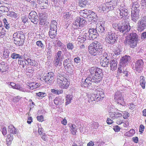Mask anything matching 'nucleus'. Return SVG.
Segmentation results:
<instances>
[{"label":"nucleus","instance_id":"obj_40","mask_svg":"<svg viewBox=\"0 0 146 146\" xmlns=\"http://www.w3.org/2000/svg\"><path fill=\"white\" fill-rule=\"evenodd\" d=\"M11 57L13 59H17L19 58L21 59H23V57L21 55L19 54H17L14 52L11 55Z\"/></svg>","mask_w":146,"mask_h":146},{"label":"nucleus","instance_id":"obj_55","mask_svg":"<svg viewBox=\"0 0 146 146\" xmlns=\"http://www.w3.org/2000/svg\"><path fill=\"white\" fill-rule=\"evenodd\" d=\"M61 61L60 60H59L57 59L54 58V65L56 66L57 67L58 66V65L59 66H60L61 65V63H60L59 62L60 61Z\"/></svg>","mask_w":146,"mask_h":146},{"label":"nucleus","instance_id":"obj_2","mask_svg":"<svg viewBox=\"0 0 146 146\" xmlns=\"http://www.w3.org/2000/svg\"><path fill=\"white\" fill-rule=\"evenodd\" d=\"M84 95H86L88 98V102L91 103L92 105L93 104V101L98 102L103 100L104 95V92L102 91L97 90L96 94H86V93L84 94Z\"/></svg>","mask_w":146,"mask_h":146},{"label":"nucleus","instance_id":"obj_53","mask_svg":"<svg viewBox=\"0 0 146 146\" xmlns=\"http://www.w3.org/2000/svg\"><path fill=\"white\" fill-rule=\"evenodd\" d=\"M4 23V25L5 28L7 29H9L10 28V25L7 22V19L4 18L3 20Z\"/></svg>","mask_w":146,"mask_h":146},{"label":"nucleus","instance_id":"obj_27","mask_svg":"<svg viewBox=\"0 0 146 146\" xmlns=\"http://www.w3.org/2000/svg\"><path fill=\"white\" fill-rule=\"evenodd\" d=\"M64 99L61 97L56 98L54 100V104L56 105H60L64 102Z\"/></svg>","mask_w":146,"mask_h":146},{"label":"nucleus","instance_id":"obj_37","mask_svg":"<svg viewBox=\"0 0 146 146\" xmlns=\"http://www.w3.org/2000/svg\"><path fill=\"white\" fill-rule=\"evenodd\" d=\"M131 10L137 11V10H138L139 11L140 10L139 8V5L138 2H133Z\"/></svg>","mask_w":146,"mask_h":146},{"label":"nucleus","instance_id":"obj_49","mask_svg":"<svg viewBox=\"0 0 146 146\" xmlns=\"http://www.w3.org/2000/svg\"><path fill=\"white\" fill-rule=\"evenodd\" d=\"M51 92L54 94L59 95L60 94L62 93L63 91L60 90H58L55 89H51Z\"/></svg>","mask_w":146,"mask_h":146},{"label":"nucleus","instance_id":"obj_19","mask_svg":"<svg viewBox=\"0 0 146 146\" xmlns=\"http://www.w3.org/2000/svg\"><path fill=\"white\" fill-rule=\"evenodd\" d=\"M6 83L8 84L9 87L10 88H12L14 89H17L20 91H22L24 92H25L26 91L25 89L21 87L20 85L18 84H16L13 82H8V83L7 82Z\"/></svg>","mask_w":146,"mask_h":146},{"label":"nucleus","instance_id":"obj_10","mask_svg":"<svg viewBox=\"0 0 146 146\" xmlns=\"http://www.w3.org/2000/svg\"><path fill=\"white\" fill-rule=\"evenodd\" d=\"M54 77V73L51 72H49L45 75L44 74L42 77L40 78V79L42 81H45L46 83L51 85L53 82Z\"/></svg>","mask_w":146,"mask_h":146},{"label":"nucleus","instance_id":"obj_43","mask_svg":"<svg viewBox=\"0 0 146 146\" xmlns=\"http://www.w3.org/2000/svg\"><path fill=\"white\" fill-rule=\"evenodd\" d=\"M13 139V136L12 135L9 134L7 136V138L6 139V141L7 144L10 145L11 143V142Z\"/></svg>","mask_w":146,"mask_h":146},{"label":"nucleus","instance_id":"obj_9","mask_svg":"<svg viewBox=\"0 0 146 146\" xmlns=\"http://www.w3.org/2000/svg\"><path fill=\"white\" fill-rule=\"evenodd\" d=\"M117 37L115 33L109 31L106 35V41L108 44L113 45L116 42Z\"/></svg>","mask_w":146,"mask_h":146},{"label":"nucleus","instance_id":"obj_24","mask_svg":"<svg viewBox=\"0 0 146 146\" xmlns=\"http://www.w3.org/2000/svg\"><path fill=\"white\" fill-rule=\"evenodd\" d=\"M88 19L90 20H93L95 22L97 20V15L94 12L90 11L88 17Z\"/></svg>","mask_w":146,"mask_h":146},{"label":"nucleus","instance_id":"obj_36","mask_svg":"<svg viewBox=\"0 0 146 146\" xmlns=\"http://www.w3.org/2000/svg\"><path fill=\"white\" fill-rule=\"evenodd\" d=\"M28 64L30 65L36 67L38 65V63L36 61L32 60L30 58H27Z\"/></svg>","mask_w":146,"mask_h":146},{"label":"nucleus","instance_id":"obj_45","mask_svg":"<svg viewBox=\"0 0 146 146\" xmlns=\"http://www.w3.org/2000/svg\"><path fill=\"white\" fill-rule=\"evenodd\" d=\"M7 15L13 18H16L17 17L18 15L17 14L14 12L9 11L7 12Z\"/></svg>","mask_w":146,"mask_h":146},{"label":"nucleus","instance_id":"obj_26","mask_svg":"<svg viewBox=\"0 0 146 146\" xmlns=\"http://www.w3.org/2000/svg\"><path fill=\"white\" fill-rule=\"evenodd\" d=\"M110 70L112 71H115L117 67V62L116 60H113L110 61Z\"/></svg>","mask_w":146,"mask_h":146},{"label":"nucleus","instance_id":"obj_16","mask_svg":"<svg viewBox=\"0 0 146 146\" xmlns=\"http://www.w3.org/2000/svg\"><path fill=\"white\" fill-rule=\"evenodd\" d=\"M114 100L117 103L121 104L123 102L124 99L121 92L118 91L116 92L114 95Z\"/></svg>","mask_w":146,"mask_h":146},{"label":"nucleus","instance_id":"obj_31","mask_svg":"<svg viewBox=\"0 0 146 146\" xmlns=\"http://www.w3.org/2000/svg\"><path fill=\"white\" fill-rule=\"evenodd\" d=\"M96 29L97 31L100 33H102L104 32L106 29L105 26L103 24H100L99 25H98L96 26Z\"/></svg>","mask_w":146,"mask_h":146},{"label":"nucleus","instance_id":"obj_4","mask_svg":"<svg viewBox=\"0 0 146 146\" xmlns=\"http://www.w3.org/2000/svg\"><path fill=\"white\" fill-rule=\"evenodd\" d=\"M98 68L96 67H92L89 69V71L91 74L86 79H82L81 84L82 87H86L92 85V77L94 76V74L96 73L97 71V68Z\"/></svg>","mask_w":146,"mask_h":146},{"label":"nucleus","instance_id":"obj_11","mask_svg":"<svg viewBox=\"0 0 146 146\" xmlns=\"http://www.w3.org/2000/svg\"><path fill=\"white\" fill-rule=\"evenodd\" d=\"M57 25V23L56 21H51L49 32L50 37L51 38H54L56 35Z\"/></svg>","mask_w":146,"mask_h":146},{"label":"nucleus","instance_id":"obj_14","mask_svg":"<svg viewBox=\"0 0 146 146\" xmlns=\"http://www.w3.org/2000/svg\"><path fill=\"white\" fill-rule=\"evenodd\" d=\"M87 33L88 34V39L90 40H94L99 35L97 30L94 28L90 29Z\"/></svg>","mask_w":146,"mask_h":146},{"label":"nucleus","instance_id":"obj_23","mask_svg":"<svg viewBox=\"0 0 146 146\" xmlns=\"http://www.w3.org/2000/svg\"><path fill=\"white\" fill-rule=\"evenodd\" d=\"M100 60V64L103 67H107L108 65L109 64L110 62V59H107L103 58V57L101 58Z\"/></svg>","mask_w":146,"mask_h":146},{"label":"nucleus","instance_id":"obj_32","mask_svg":"<svg viewBox=\"0 0 146 146\" xmlns=\"http://www.w3.org/2000/svg\"><path fill=\"white\" fill-rule=\"evenodd\" d=\"M8 131L10 133L14 135L16 134L17 132V129L12 125H10L8 126Z\"/></svg>","mask_w":146,"mask_h":146},{"label":"nucleus","instance_id":"obj_62","mask_svg":"<svg viewBox=\"0 0 146 146\" xmlns=\"http://www.w3.org/2000/svg\"><path fill=\"white\" fill-rule=\"evenodd\" d=\"M74 61L75 63L78 64L80 62L81 59L78 56H76L74 58Z\"/></svg>","mask_w":146,"mask_h":146},{"label":"nucleus","instance_id":"obj_41","mask_svg":"<svg viewBox=\"0 0 146 146\" xmlns=\"http://www.w3.org/2000/svg\"><path fill=\"white\" fill-rule=\"evenodd\" d=\"M36 44L39 48H40L42 49H44L45 45L41 41L38 40L36 42Z\"/></svg>","mask_w":146,"mask_h":146},{"label":"nucleus","instance_id":"obj_57","mask_svg":"<svg viewBox=\"0 0 146 146\" xmlns=\"http://www.w3.org/2000/svg\"><path fill=\"white\" fill-rule=\"evenodd\" d=\"M36 95L39 97H40L42 98L44 97L46 95V93L44 92H40L38 93H36Z\"/></svg>","mask_w":146,"mask_h":146},{"label":"nucleus","instance_id":"obj_3","mask_svg":"<svg viewBox=\"0 0 146 146\" xmlns=\"http://www.w3.org/2000/svg\"><path fill=\"white\" fill-rule=\"evenodd\" d=\"M113 27L123 34L130 31L131 29V27L129 24L128 20H123L121 22H119L116 26L113 25Z\"/></svg>","mask_w":146,"mask_h":146},{"label":"nucleus","instance_id":"obj_44","mask_svg":"<svg viewBox=\"0 0 146 146\" xmlns=\"http://www.w3.org/2000/svg\"><path fill=\"white\" fill-rule=\"evenodd\" d=\"M72 95L68 94L66 97V104L67 105L69 104L71 102V101L72 98Z\"/></svg>","mask_w":146,"mask_h":146},{"label":"nucleus","instance_id":"obj_51","mask_svg":"<svg viewBox=\"0 0 146 146\" xmlns=\"http://www.w3.org/2000/svg\"><path fill=\"white\" fill-rule=\"evenodd\" d=\"M72 12L71 11L65 13L64 15V18L66 19H69L72 16Z\"/></svg>","mask_w":146,"mask_h":146},{"label":"nucleus","instance_id":"obj_1","mask_svg":"<svg viewBox=\"0 0 146 146\" xmlns=\"http://www.w3.org/2000/svg\"><path fill=\"white\" fill-rule=\"evenodd\" d=\"M88 51L91 55L95 56L101 55L104 52V49L101 44L96 41L92 43L88 46Z\"/></svg>","mask_w":146,"mask_h":146},{"label":"nucleus","instance_id":"obj_64","mask_svg":"<svg viewBox=\"0 0 146 146\" xmlns=\"http://www.w3.org/2000/svg\"><path fill=\"white\" fill-rule=\"evenodd\" d=\"M21 18L23 22L24 23H25L28 19V17L26 16H23Z\"/></svg>","mask_w":146,"mask_h":146},{"label":"nucleus","instance_id":"obj_18","mask_svg":"<svg viewBox=\"0 0 146 146\" xmlns=\"http://www.w3.org/2000/svg\"><path fill=\"white\" fill-rule=\"evenodd\" d=\"M135 68L136 71L140 73L143 69V62L142 60H137L135 64Z\"/></svg>","mask_w":146,"mask_h":146},{"label":"nucleus","instance_id":"obj_39","mask_svg":"<svg viewBox=\"0 0 146 146\" xmlns=\"http://www.w3.org/2000/svg\"><path fill=\"white\" fill-rule=\"evenodd\" d=\"M27 60H19L18 64L21 65L22 66L21 68H24L25 66H26V64H28V62H27Z\"/></svg>","mask_w":146,"mask_h":146},{"label":"nucleus","instance_id":"obj_46","mask_svg":"<svg viewBox=\"0 0 146 146\" xmlns=\"http://www.w3.org/2000/svg\"><path fill=\"white\" fill-rule=\"evenodd\" d=\"M6 32L3 27H0V38L4 37L6 35Z\"/></svg>","mask_w":146,"mask_h":146},{"label":"nucleus","instance_id":"obj_30","mask_svg":"<svg viewBox=\"0 0 146 146\" xmlns=\"http://www.w3.org/2000/svg\"><path fill=\"white\" fill-rule=\"evenodd\" d=\"M8 67L7 64L5 63L4 62H2L0 64V71L3 72L7 70Z\"/></svg>","mask_w":146,"mask_h":146},{"label":"nucleus","instance_id":"obj_63","mask_svg":"<svg viewBox=\"0 0 146 146\" xmlns=\"http://www.w3.org/2000/svg\"><path fill=\"white\" fill-rule=\"evenodd\" d=\"M123 118L125 119L129 117V113L127 112L124 111L123 112Z\"/></svg>","mask_w":146,"mask_h":146},{"label":"nucleus","instance_id":"obj_56","mask_svg":"<svg viewBox=\"0 0 146 146\" xmlns=\"http://www.w3.org/2000/svg\"><path fill=\"white\" fill-rule=\"evenodd\" d=\"M9 51L5 50L3 52V58L4 59L8 58L9 56Z\"/></svg>","mask_w":146,"mask_h":146},{"label":"nucleus","instance_id":"obj_21","mask_svg":"<svg viewBox=\"0 0 146 146\" xmlns=\"http://www.w3.org/2000/svg\"><path fill=\"white\" fill-rule=\"evenodd\" d=\"M88 34L86 32H84L78 37L77 40L81 43H83L88 39Z\"/></svg>","mask_w":146,"mask_h":146},{"label":"nucleus","instance_id":"obj_25","mask_svg":"<svg viewBox=\"0 0 146 146\" xmlns=\"http://www.w3.org/2000/svg\"><path fill=\"white\" fill-rule=\"evenodd\" d=\"M106 3H108V8L110 10H113L114 8L117 5L116 0H111Z\"/></svg>","mask_w":146,"mask_h":146},{"label":"nucleus","instance_id":"obj_42","mask_svg":"<svg viewBox=\"0 0 146 146\" xmlns=\"http://www.w3.org/2000/svg\"><path fill=\"white\" fill-rule=\"evenodd\" d=\"M79 5L81 7H84L88 4L87 0H79Z\"/></svg>","mask_w":146,"mask_h":146},{"label":"nucleus","instance_id":"obj_54","mask_svg":"<svg viewBox=\"0 0 146 146\" xmlns=\"http://www.w3.org/2000/svg\"><path fill=\"white\" fill-rule=\"evenodd\" d=\"M66 46L68 50H72L74 47V45L70 42L68 43Z\"/></svg>","mask_w":146,"mask_h":146},{"label":"nucleus","instance_id":"obj_61","mask_svg":"<svg viewBox=\"0 0 146 146\" xmlns=\"http://www.w3.org/2000/svg\"><path fill=\"white\" fill-rule=\"evenodd\" d=\"M122 116V115L121 113H118L117 112H115V119H117L121 117Z\"/></svg>","mask_w":146,"mask_h":146},{"label":"nucleus","instance_id":"obj_5","mask_svg":"<svg viewBox=\"0 0 146 146\" xmlns=\"http://www.w3.org/2000/svg\"><path fill=\"white\" fill-rule=\"evenodd\" d=\"M128 33L129 35L126 38V42L130 47L134 48L137 46L138 36L135 32H133Z\"/></svg>","mask_w":146,"mask_h":146},{"label":"nucleus","instance_id":"obj_20","mask_svg":"<svg viewBox=\"0 0 146 146\" xmlns=\"http://www.w3.org/2000/svg\"><path fill=\"white\" fill-rule=\"evenodd\" d=\"M139 11L138 10L137 11L131 10V18L132 20L136 22L139 18Z\"/></svg>","mask_w":146,"mask_h":146},{"label":"nucleus","instance_id":"obj_29","mask_svg":"<svg viewBox=\"0 0 146 146\" xmlns=\"http://www.w3.org/2000/svg\"><path fill=\"white\" fill-rule=\"evenodd\" d=\"M90 11V10L87 9L81 10L80 11V15L84 18L88 17Z\"/></svg>","mask_w":146,"mask_h":146},{"label":"nucleus","instance_id":"obj_12","mask_svg":"<svg viewBox=\"0 0 146 146\" xmlns=\"http://www.w3.org/2000/svg\"><path fill=\"white\" fill-rule=\"evenodd\" d=\"M128 12V10L125 7H121L117 12L119 13V18H123V20H128L129 15Z\"/></svg>","mask_w":146,"mask_h":146},{"label":"nucleus","instance_id":"obj_8","mask_svg":"<svg viewBox=\"0 0 146 146\" xmlns=\"http://www.w3.org/2000/svg\"><path fill=\"white\" fill-rule=\"evenodd\" d=\"M86 23V21L84 18L77 17L72 24V27L74 29H81L84 27Z\"/></svg>","mask_w":146,"mask_h":146},{"label":"nucleus","instance_id":"obj_33","mask_svg":"<svg viewBox=\"0 0 146 146\" xmlns=\"http://www.w3.org/2000/svg\"><path fill=\"white\" fill-rule=\"evenodd\" d=\"M99 9L100 10L104 11H110L108 8V3L102 4L100 6Z\"/></svg>","mask_w":146,"mask_h":146},{"label":"nucleus","instance_id":"obj_60","mask_svg":"<svg viewBox=\"0 0 146 146\" xmlns=\"http://www.w3.org/2000/svg\"><path fill=\"white\" fill-rule=\"evenodd\" d=\"M123 118L122 116L121 117L117 119L116 121V123L118 125H120L123 123Z\"/></svg>","mask_w":146,"mask_h":146},{"label":"nucleus","instance_id":"obj_22","mask_svg":"<svg viewBox=\"0 0 146 146\" xmlns=\"http://www.w3.org/2000/svg\"><path fill=\"white\" fill-rule=\"evenodd\" d=\"M131 59V57L130 56L126 55L122 57L120 60V64L122 65H120V66H125L126 64Z\"/></svg>","mask_w":146,"mask_h":146},{"label":"nucleus","instance_id":"obj_28","mask_svg":"<svg viewBox=\"0 0 146 146\" xmlns=\"http://www.w3.org/2000/svg\"><path fill=\"white\" fill-rule=\"evenodd\" d=\"M126 70V68L122 66H121L118 67L117 73L120 74L123 72V74H124V76H127L128 74L127 71L124 70Z\"/></svg>","mask_w":146,"mask_h":146},{"label":"nucleus","instance_id":"obj_50","mask_svg":"<svg viewBox=\"0 0 146 146\" xmlns=\"http://www.w3.org/2000/svg\"><path fill=\"white\" fill-rule=\"evenodd\" d=\"M39 6L41 9L46 8L47 4L46 3L42 2L41 1H39Z\"/></svg>","mask_w":146,"mask_h":146},{"label":"nucleus","instance_id":"obj_34","mask_svg":"<svg viewBox=\"0 0 146 146\" xmlns=\"http://www.w3.org/2000/svg\"><path fill=\"white\" fill-rule=\"evenodd\" d=\"M6 4L5 3H0V11L2 12H7L9 11V8L5 5Z\"/></svg>","mask_w":146,"mask_h":146},{"label":"nucleus","instance_id":"obj_6","mask_svg":"<svg viewBox=\"0 0 146 146\" xmlns=\"http://www.w3.org/2000/svg\"><path fill=\"white\" fill-rule=\"evenodd\" d=\"M13 40L16 44L19 46L23 44L25 37L22 32L19 31L15 33L13 35Z\"/></svg>","mask_w":146,"mask_h":146},{"label":"nucleus","instance_id":"obj_7","mask_svg":"<svg viewBox=\"0 0 146 146\" xmlns=\"http://www.w3.org/2000/svg\"><path fill=\"white\" fill-rule=\"evenodd\" d=\"M57 82L58 83L60 84V86L63 89H67L70 84L67 78L59 73L57 74Z\"/></svg>","mask_w":146,"mask_h":146},{"label":"nucleus","instance_id":"obj_38","mask_svg":"<svg viewBox=\"0 0 146 146\" xmlns=\"http://www.w3.org/2000/svg\"><path fill=\"white\" fill-rule=\"evenodd\" d=\"M77 128L76 125L74 124H72L70 127V131L72 134L73 135H75L77 131Z\"/></svg>","mask_w":146,"mask_h":146},{"label":"nucleus","instance_id":"obj_47","mask_svg":"<svg viewBox=\"0 0 146 146\" xmlns=\"http://www.w3.org/2000/svg\"><path fill=\"white\" fill-rule=\"evenodd\" d=\"M63 58V56L62 55V52L61 51H58L57 52L55 58L59 60L62 61Z\"/></svg>","mask_w":146,"mask_h":146},{"label":"nucleus","instance_id":"obj_13","mask_svg":"<svg viewBox=\"0 0 146 146\" xmlns=\"http://www.w3.org/2000/svg\"><path fill=\"white\" fill-rule=\"evenodd\" d=\"M103 76L102 70L99 68H97L96 72L92 77V82L98 83L102 80Z\"/></svg>","mask_w":146,"mask_h":146},{"label":"nucleus","instance_id":"obj_35","mask_svg":"<svg viewBox=\"0 0 146 146\" xmlns=\"http://www.w3.org/2000/svg\"><path fill=\"white\" fill-rule=\"evenodd\" d=\"M139 82L140 85L141 86L142 88L144 89L145 88V85L146 83L145 78L143 76H141L140 77Z\"/></svg>","mask_w":146,"mask_h":146},{"label":"nucleus","instance_id":"obj_59","mask_svg":"<svg viewBox=\"0 0 146 146\" xmlns=\"http://www.w3.org/2000/svg\"><path fill=\"white\" fill-rule=\"evenodd\" d=\"M121 52L120 50L118 48L117 49L113 51L114 54L116 56H119L118 57L120 56Z\"/></svg>","mask_w":146,"mask_h":146},{"label":"nucleus","instance_id":"obj_15","mask_svg":"<svg viewBox=\"0 0 146 146\" xmlns=\"http://www.w3.org/2000/svg\"><path fill=\"white\" fill-rule=\"evenodd\" d=\"M31 22L35 24H37L38 22V15L35 11H31L29 14L28 17Z\"/></svg>","mask_w":146,"mask_h":146},{"label":"nucleus","instance_id":"obj_48","mask_svg":"<svg viewBox=\"0 0 146 146\" xmlns=\"http://www.w3.org/2000/svg\"><path fill=\"white\" fill-rule=\"evenodd\" d=\"M39 85V84L38 83H32L30 84L29 87L31 90H33L37 88L38 87Z\"/></svg>","mask_w":146,"mask_h":146},{"label":"nucleus","instance_id":"obj_17","mask_svg":"<svg viewBox=\"0 0 146 146\" xmlns=\"http://www.w3.org/2000/svg\"><path fill=\"white\" fill-rule=\"evenodd\" d=\"M137 25L138 30L141 31H143L146 28V19L143 18L140 19Z\"/></svg>","mask_w":146,"mask_h":146},{"label":"nucleus","instance_id":"obj_52","mask_svg":"<svg viewBox=\"0 0 146 146\" xmlns=\"http://www.w3.org/2000/svg\"><path fill=\"white\" fill-rule=\"evenodd\" d=\"M110 54L109 53L104 52L103 54V56L101 57V58L103 57V58L107 59H110Z\"/></svg>","mask_w":146,"mask_h":146},{"label":"nucleus","instance_id":"obj_58","mask_svg":"<svg viewBox=\"0 0 146 146\" xmlns=\"http://www.w3.org/2000/svg\"><path fill=\"white\" fill-rule=\"evenodd\" d=\"M39 19H46V14L43 13H39Z\"/></svg>","mask_w":146,"mask_h":146}]
</instances>
